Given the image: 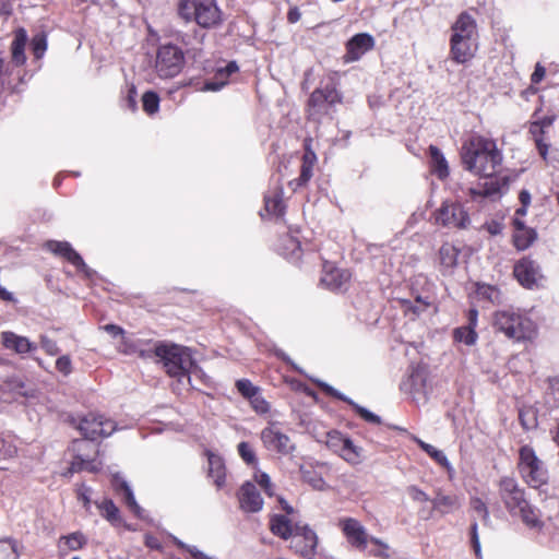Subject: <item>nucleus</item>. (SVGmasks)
I'll return each mask as SVG.
<instances>
[{
    "label": "nucleus",
    "instance_id": "5",
    "mask_svg": "<svg viewBox=\"0 0 559 559\" xmlns=\"http://www.w3.org/2000/svg\"><path fill=\"white\" fill-rule=\"evenodd\" d=\"M153 357H157L163 362L170 377L177 378L179 381L187 378L190 381L189 373L194 361L189 348L159 342L154 344Z\"/></svg>",
    "mask_w": 559,
    "mask_h": 559
},
{
    "label": "nucleus",
    "instance_id": "25",
    "mask_svg": "<svg viewBox=\"0 0 559 559\" xmlns=\"http://www.w3.org/2000/svg\"><path fill=\"white\" fill-rule=\"evenodd\" d=\"M514 234H513V245L520 250H526L530 248L534 241L537 239V233L534 228L525 226L524 222L519 217L513 219Z\"/></svg>",
    "mask_w": 559,
    "mask_h": 559
},
{
    "label": "nucleus",
    "instance_id": "28",
    "mask_svg": "<svg viewBox=\"0 0 559 559\" xmlns=\"http://www.w3.org/2000/svg\"><path fill=\"white\" fill-rule=\"evenodd\" d=\"M348 280L349 274L346 271L331 266L330 270H324L321 283L331 290H337L341 289Z\"/></svg>",
    "mask_w": 559,
    "mask_h": 559
},
{
    "label": "nucleus",
    "instance_id": "44",
    "mask_svg": "<svg viewBox=\"0 0 559 559\" xmlns=\"http://www.w3.org/2000/svg\"><path fill=\"white\" fill-rule=\"evenodd\" d=\"M283 190L278 189L276 192H274L273 195H265L264 202H265V210L273 215H282L284 210L283 204Z\"/></svg>",
    "mask_w": 559,
    "mask_h": 559
},
{
    "label": "nucleus",
    "instance_id": "1",
    "mask_svg": "<svg viewBox=\"0 0 559 559\" xmlns=\"http://www.w3.org/2000/svg\"><path fill=\"white\" fill-rule=\"evenodd\" d=\"M498 492L511 516H519L531 530L540 531L544 527L539 509L530 502L525 489L514 477H501L498 483Z\"/></svg>",
    "mask_w": 559,
    "mask_h": 559
},
{
    "label": "nucleus",
    "instance_id": "23",
    "mask_svg": "<svg viewBox=\"0 0 559 559\" xmlns=\"http://www.w3.org/2000/svg\"><path fill=\"white\" fill-rule=\"evenodd\" d=\"M112 487L119 495H121L123 502L136 518L145 519L144 509L136 502L130 485L121 475L116 474L112 477Z\"/></svg>",
    "mask_w": 559,
    "mask_h": 559
},
{
    "label": "nucleus",
    "instance_id": "52",
    "mask_svg": "<svg viewBox=\"0 0 559 559\" xmlns=\"http://www.w3.org/2000/svg\"><path fill=\"white\" fill-rule=\"evenodd\" d=\"M236 386L239 393L248 400L254 396V394L259 391V389L254 386L248 379L238 380L236 382Z\"/></svg>",
    "mask_w": 559,
    "mask_h": 559
},
{
    "label": "nucleus",
    "instance_id": "56",
    "mask_svg": "<svg viewBox=\"0 0 559 559\" xmlns=\"http://www.w3.org/2000/svg\"><path fill=\"white\" fill-rule=\"evenodd\" d=\"M251 406L259 414H265L270 411V404L260 395V393H255L250 400Z\"/></svg>",
    "mask_w": 559,
    "mask_h": 559
},
{
    "label": "nucleus",
    "instance_id": "17",
    "mask_svg": "<svg viewBox=\"0 0 559 559\" xmlns=\"http://www.w3.org/2000/svg\"><path fill=\"white\" fill-rule=\"evenodd\" d=\"M328 436V445L335 448L345 461L352 464L360 462L361 449L356 447L349 438H345L338 432L329 433Z\"/></svg>",
    "mask_w": 559,
    "mask_h": 559
},
{
    "label": "nucleus",
    "instance_id": "59",
    "mask_svg": "<svg viewBox=\"0 0 559 559\" xmlns=\"http://www.w3.org/2000/svg\"><path fill=\"white\" fill-rule=\"evenodd\" d=\"M471 543H472V547L474 549V552L475 555L480 558L481 557V548H480V542H479V536H478V525H477V522H473L471 524Z\"/></svg>",
    "mask_w": 559,
    "mask_h": 559
},
{
    "label": "nucleus",
    "instance_id": "10",
    "mask_svg": "<svg viewBox=\"0 0 559 559\" xmlns=\"http://www.w3.org/2000/svg\"><path fill=\"white\" fill-rule=\"evenodd\" d=\"M84 440H96L99 437L106 438L111 436L117 430V424L103 415L88 414L84 416L78 426Z\"/></svg>",
    "mask_w": 559,
    "mask_h": 559
},
{
    "label": "nucleus",
    "instance_id": "58",
    "mask_svg": "<svg viewBox=\"0 0 559 559\" xmlns=\"http://www.w3.org/2000/svg\"><path fill=\"white\" fill-rule=\"evenodd\" d=\"M226 84H227V81L224 78H218L217 73H216L215 78L213 80H209V81H206L204 83L202 91H205V92H218Z\"/></svg>",
    "mask_w": 559,
    "mask_h": 559
},
{
    "label": "nucleus",
    "instance_id": "34",
    "mask_svg": "<svg viewBox=\"0 0 559 559\" xmlns=\"http://www.w3.org/2000/svg\"><path fill=\"white\" fill-rule=\"evenodd\" d=\"M98 508L102 511V515L114 526L124 525L127 530H133L130 525L123 523L120 511L117 506L110 499H105Z\"/></svg>",
    "mask_w": 559,
    "mask_h": 559
},
{
    "label": "nucleus",
    "instance_id": "61",
    "mask_svg": "<svg viewBox=\"0 0 559 559\" xmlns=\"http://www.w3.org/2000/svg\"><path fill=\"white\" fill-rule=\"evenodd\" d=\"M488 178H489V180L481 183V186H483V192L485 193V195L487 198H490V197L497 195L500 192V183L496 179H492V177H488Z\"/></svg>",
    "mask_w": 559,
    "mask_h": 559
},
{
    "label": "nucleus",
    "instance_id": "29",
    "mask_svg": "<svg viewBox=\"0 0 559 559\" xmlns=\"http://www.w3.org/2000/svg\"><path fill=\"white\" fill-rule=\"evenodd\" d=\"M431 171L441 180L449 176V166L443 153L435 145L429 146Z\"/></svg>",
    "mask_w": 559,
    "mask_h": 559
},
{
    "label": "nucleus",
    "instance_id": "51",
    "mask_svg": "<svg viewBox=\"0 0 559 559\" xmlns=\"http://www.w3.org/2000/svg\"><path fill=\"white\" fill-rule=\"evenodd\" d=\"M39 344L40 347L45 350V353L49 356H56L60 353V348L57 342L47 336L46 334L39 335Z\"/></svg>",
    "mask_w": 559,
    "mask_h": 559
},
{
    "label": "nucleus",
    "instance_id": "37",
    "mask_svg": "<svg viewBox=\"0 0 559 559\" xmlns=\"http://www.w3.org/2000/svg\"><path fill=\"white\" fill-rule=\"evenodd\" d=\"M530 133L532 134V136L535 141V144H536L539 155L543 157L544 160L548 162L547 154H548L549 144L544 141V135L546 133V130L543 128V126H540V123H538L537 121H534L530 126Z\"/></svg>",
    "mask_w": 559,
    "mask_h": 559
},
{
    "label": "nucleus",
    "instance_id": "18",
    "mask_svg": "<svg viewBox=\"0 0 559 559\" xmlns=\"http://www.w3.org/2000/svg\"><path fill=\"white\" fill-rule=\"evenodd\" d=\"M45 247L56 255L63 257L71 264H73L79 271L90 275V269L82 259V257L72 248L68 241H56L49 240L45 243Z\"/></svg>",
    "mask_w": 559,
    "mask_h": 559
},
{
    "label": "nucleus",
    "instance_id": "55",
    "mask_svg": "<svg viewBox=\"0 0 559 559\" xmlns=\"http://www.w3.org/2000/svg\"><path fill=\"white\" fill-rule=\"evenodd\" d=\"M56 369L62 373L64 377H68L72 370V361L69 355H62L56 360Z\"/></svg>",
    "mask_w": 559,
    "mask_h": 559
},
{
    "label": "nucleus",
    "instance_id": "4",
    "mask_svg": "<svg viewBox=\"0 0 559 559\" xmlns=\"http://www.w3.org/2000/svg\"><path fill=\"white\" fill-rule=\"evenodd\" d=\"M492 325L496 332L514 342L532 341L537 333L536 324L527 316L513 309L496 311Z\"/></svg>",
    "mask_w": 559,
    "mask_h": 559
},
{
    "label": "nucleus",
    "instance_id": "13",
    "mask_svg": "<svg viewBox=\"0 0 559 559\" xmlns=\"http://www.w3.org/2000/svg\"><path fill=\"white\" fill-rule=\"evenodd\" d=\"M513 273L519 283L525 288H533L543 280L539 264L528 257L522 258L514 264Z\"/></svg>",
    "mask_w": 559,
    "mask_h": 559
},
{
    "label": "nucleus",
    "instance_id": "16",
    "mask_svg": "<svg viewBox=\"0 0 559 559\" xmlns=\"http://www.w3.org/2000/svg\"><path fill=\"white\" fill-rule=\"evenodd\" d=\"M374 47V38L368 33L354 35L346 44L345 62L359 60L366 52Z\"/></svg>",
    "mask_w": 559,
    "mask_h": 559
},
{
    "label": "nucleus",
    "instance_id": "64",
    "mask_svg": "<svg viewBox=\"0 0 559 559\" xmlns=\"http://www.w3.org/2000/svg\"><path fill=\"white\" fill-rule=\"evenodd\" d=\"M136 97H138L136 87L134 85H131L128 88V93L124 98V102H126V106L132 111L136 110V108H138Z\"/></svg>",
    "mask_w": 559,
    "mask_h": 559
},
{
    "label": "nucleus",
    "instance_id": "11",
    "mask_svg": "<svg viewBox=\"0 0 559 559\" xmlns=\"http://www.w3.org/2000/svg\"><path fill=\"white\" fill-rule=\"evenodd\" d=\"M261 440L267 451L281 455H289L296 450V445L289 436L284 433L278 424L274 421L261 431Z\"/></svg>",
    "mask_w": 559,
    "mask_h": 559
},
{
    "label": "nucleus",
    "instance_id": "3",
    "mask_svg": "<svg viewBox=\"0 0 559 559\" xmlns=\"http://www.w3.org/2000/svg\"><path fill=\"white\" fill-rule=\"evenodd\" d=\"M451 32L450 56L456 63H466L478 50L477 23L471 14L462 12L452 24Z\"/></svg>",
    "mask_w": 559,
    "mask_h": 559
},
{
    "label": "nucleus",
    "instance_id": "20",
    "mask_svg": "<svg viewBox=\"0 0 559 559\" xmlns=\"http://www.w3.org/2000/svg\"><path fill=\"white\" fill-rule=\"evenodd\" d=\"M118 350L124 355H138L142 359H151L153 358L154 345L151 341L124 335L121 337Z\"/></svg>",
    "mask_w": 559,
    "mask_h": 559
},
{
    "label": "nucleus",
    "instance_id": "26",
    "mask_svg": "<svg viewBox=\"0 0 559 559\" xmlns=\"http://www.w3.org/2000/svg\"><path fill=\"white\" fill-rule=\"evenodd\" d=\"M206 456L209 464V477L213 478V481L217 489H221L226 481V467L224 460L222 459V456L213 453L210 450H206Z\"/></svg>",
    "mask_w": 559,
    "mask_h": 559
},
{
    "label": "nucleus",
    "instance_id": "24",
    "mask_svg": "<svg viewBox=\"0 0 559 559\" xmlns=\"http://www.w3.org/2000/svg\"><path fill=\"white\" fill-rule=\"evenodd\" d=\"M1 343L7 349L13 350L19 355L28 354L37 349L36 344L32 343L26 336L17 335L11 331L1 333Z\"/></svg>",
    "mask_w": 559,
    "mask_h": 559
},
{
    "label": "nucleus",
    "instance_id": "48",
    "mask_svg": "<svg viewBox=\"0 0 559 559\" xmlns=\"http://www.w3.org/2000/svg\"><path fill=\"white\" fill-rule=\"evenodd\" d=\"M200 0H178V13L187 21L193 19Z\"/></svg>",
    "mask_w": 559,
    "mask_h": 559
},
{
    "label": "nucleus",
    "instance_id": "2",
    "mask_svg": "<svg viewBox=\"0 0 559 559\" xmlns=\"http://www.w3.org/2000/svg\"><path fill=\"white\" fill-rule=\"evenodd\" d=\"M462 162L465 169L475 175L493 177L501 165L502 155L492 140L476 135L463 145Z\"/></svg>",
    "mask_w": 559,
    "mask_h": 559
},
{
    "label": "nucleus",
    "instance_id": "45",
    "mask_svg": "<svg viewBox=\"0 0 559 559\" xmlns=\"http://www.w3.org/2000/svg\"><path fill=\"white\" fill-rule=\"evenodd\" d=\"M453 338L456 342L463 343L467 346H472L476 343L478 335L475 330L465 325L456 328L453 331Z\"/></svg>",
    "mask_w": 559,
    "mask_h": 559
},
{
    "label": "nucleus",
    "instance_id": "7",
    "mask_svg": "<svg viewBox=\"0 0 559 559\" xmlns=\"http://www.w3.org/2000/svg\"><path fill=\"white\" fill-rule=\"evenodd\" d=\"M343 96L336 90L334 83H328L323 87L316 88L308 99V115L313 120H320L329 116L336 104L342 103Z\"/></svg>",
    "mask_w": 559,
    "mask_h": 559
},
{
    "label": "nucleus",
    "instance_id": "8",
    "mask_svg": "<svg viewBox=\"0 0 559 559\" xmlns=\"http://www.w3.org/2000/svg\"><path fill=\"white\" fill-rule=\"evenodd\" d=\"M185 66V53L174 44H164L157 48L155 71L160 79H171L178 75Z\"/></svg>",
    "mask_w": 559,
    "mask_h": 559
},
{
    "label": "nucleus",
    "instance_id": "33",
    "mask_svg": "<svg viewBox=\"0 0 559 559\" xmlns=\"http://www.w3.org/2000/svg\"><path fill=\"white\" fill-rule=\"evenodd\" d=\"M27 43V33L24 28H19L15 32L14 39L12 41V60L16 64H23L26 60L24 49Z\"/></svg>",
    "mask_w": 559,
    "mask_h": 559
},
{
    "label": "nucleus",
    "instance_id": "63",
    "mask_svg": "<svg viewBox=\"0 0 559 559\" xmlns=\"http://www.w3.org/2000/svg\"><path fill=\"white\" fill-rule=\"evenodd\" d=\"M556 384H559V381L555 379L549 380V389L551 390V393L546 392V403L549 407H556L559 404V391H555Z\"/></svg>",
    "mask_w": 559,
    "mask_h": 559
},
{
    "label": "nucleus",
    "instance_id": "22",
    "mask_svg": "<svg viewBox=\"0 0 559 559\" xmlns=\"http://www.w3.org/2000/svg\"><path fill=\"white\" fill-rule=\"evenodd\" d=\"M319 386L322 389V391L332 396V397H335L340 401H343L345 403H347L348 405H350L353 407V409L362 418L365 419L366 421L368 423H371V424H376V425H379L381 424V418L373 414L372 412H370L369 409H367L366 407H362L360 405H358L357 403H355L352 399H349L348 396L344 395L342 392H340L338 390L334 389L332 385L325 383V382H322V381H319L318 382Z\"/></svg>",
    "mask_w": 559,
    "mask_h": 559
},
{
    "label": "nucleus",
    "instance_id": "35",
    "mask_svg": "<svg viewBox=\"0 0 559 559\" xmlns=\"http://www.w3.org/2000/svg\"><path fill=\"white\" fill-rule=\"evenodd\" d=\"M314 160L316 155L313 153L304 155L299 177L289 182V185L293 186L294 190L297 189L298 187L306 185L310 180V178L312 177V167Z\"/></svg>",
    "mask_w": 559,
    "mask_h": 559
},
{
    "label": "nucleus",
    "instance_id": "36",
    "mask_svg": "<svg viewBox=\"0 0 559 559\" xmlns=\"http://www.w3.org/2000/svg\"><path fill=\"white\" fill-rule=\"evenodd\" d=\"M433 304V297L430 295H416L415 300H404L405 312H412L414 316H419Z\"/></svg>",
    "mask_w": 559,
    "mask_h": 559
},
{
    "label": "nucleus",
    "instance_id": "60",
    "mask_svg": "<svg viewBox=\"0 0 559 559\" xmlns=\"http://www.w3.org/2000/svg\"><path fill=\"white\" fill-rule=\"evenodd\" d=\"M406 491L407 495L416 502H431L429 496L415 485L407 487Z\"/></svg>",
    "mask_w": 559,
    "mask_h": 559
},
{
    "label": "nucleus",
    "instance_id": "46",
    "mask_svg": "<svg viewBox=\"0 0 559 559\" xmlns=\"http://www.w3.org/2000/svg\"><path fill=\"white\" fill-rule=\"evenodd\" d=\"M19 557V544L15 539H0V559H17Z\"/></svg>",
    "mask_w": 559,
    "mask_h": 559
},
{
    "label": "nucleus",
    "instance_id": "19",
    "mask_svg": "<svg viewBox=\"0 0 559 559\" xmlns=\"http://www.w3.org/2000/svg\"><path fill=\"white\" fill-rule=\"evenodd\" d=\"M194 21L204 28L217 25L221 21V10L215 0H200L198 2Z\"/></svg>",
    "mask_w": 559,
    "mask_h": 559
},
{
    "label": "nucleus",
    "instance_id": "62",
    "mask_svg": "<svg viewBox=\"0 0 559 559\" xmlns=\"http://www.w3.org/2000/svg\"><path fill=\"white\" fill-rule=\"evenodd\" d=\"M255 481L260 485V487L265 491L266 495L272 496V483L271 478L266 473L259 472L254 475Z\"/></svg>",
    "mask_w": 559,
    "mask_h": 559
},
{
    "label": "nucleus",
    "instance_id": "41",
    "mask_svg": "<svg viewBox=\"0 0 559 559\" xmlns=\"http://www.w3.org/2000/svg\"><path fill=\"white\" fill-rule=\"evenodd\" d=\"M282 253L294 260L299 259L301 253L300 241L294 236L286 235L282 240Z\"/></svg>",
    "mask_w": 559,
    "mask_h": 559
},
{
    "label": "nucleus",
    "instance_id": "40",
    "mask_svg": "<svg viewBox=\"0 0 559 559\" xmlns=\"http://www.w3.org/2000/svg\"><path fill=\"white\" fill-rule=\"evenodd\" d=\"M416 441H417L418 445L420 447V449L423 451H425L439 465L447 468L448 471H450L452 468V466L443 451L438 450L433 445H431L420 439H417Z\"/></svg>",
    "mask_w": 559,
    "mask_h": 559
},
{
    "label": "nucleus",
    "instance_id": "27",
    "mask_svg": "<svg viewBox=\"0 0 559 559\" xmlns=\"http://www.w3.org/2000/svg\"><path fill=\"white\" fill-rule=\"evenodd\" d=\"M432 510L440 514H448L461 507V501L455 495H444L438 491L436 497L431 499Z\"/></svg>",
    "mask_w": 559,
    "mask_h": 559
},
{
    "label": "nucleus",
    "instance_id": "57",
    "mask_svg": "<svg viewBox=\"0 0 559 559\" xmlns=\"http://www.w3.org/2000/svg\"><path fill=\"white\" fill-rule=\"evenodd\" d=\"M8 385L10 388V390H12L13 392H15L16 394L21 395V396H31V392L26 389V385L24 383L23 380L19 379V378H13L11 379L9 382H8Z\"/></svg>",
    "mask_w": 559,
    "mask_h": 559
},
{
    "label": "nucleus",
    "instance_id": "14",
    "mask_svg": "<svg viewBox=\"0 0 559 559\" xmlns=\"http://www.w3.org/2000/svg\"><path fill=\"white\" fill-rule=\"evenodd\" d=\"M318 545V536L308 525L295 524L292 546L304 558H311Z\"/></svg>",
    "mask_w": 559,
    "mask_h": 559
},
{
    "label": "nucleus",
    "instance_id": "30",
    "mask_svg": "<svg viewBox=\"0 0 559 559\" xmlns=\"http://www.w3.org/2000/svg\"><path fill=\"white\" fill-rule=\"evenodd\" d=\"M88 447H91V444L85 440L73 441L72 451L74 452V456L68 472L64 474L66 476L84 471L85 454L83 452Z\"/></svg>",
    "mask_w": 559,
    "mask_h": 559
},
{
    "label": "nucleus",
    "instance_id": "54",
    "mask_svg": "<svg viewBox=\"0 0 559 559\" xmlns=\"http://www.w3.org/2000/svg\"><path fill=\"white\" fill-rule=\"evenodd\" d=\"M471 506H472V509L481 516V519L485 523L489 522V520H490L489 510H488L486 503L480 498H473L471 500Z\"/></svg>",
    "mask_w": 559,
    "mask_h": 559
},
{
    "label": "nucleus",
    "instance_id": "21",
    "mask_svg": "<svg viewBox=\"0 0 559 559\" xmlns=\"http://www.w3.org/2000/svg\"><path fill=\"white\" fill-rule=\"evenodd\" d=\"M240 509L247 513H255L262 510L263 499L254 484L246 481L238 492Z\"/></svg>",
    "mask_w": 559,
    "mask_h": 559
},
{
    "label": "nucleus",
    "instance_id": "47",
    "mask_svg": "<svg viewBox=\"0 0 559 559\" xmlns=\"http://www.w3.org/2000/svg\"><path fill=\"white\" fill-rule=\"evenodd\" d=\"M159 96L154 91H146L142 95V107L147 115H154L159 109Z\"/></svg>",
    "mask_w": 559,
    "mask_h": 559
},
{
    "label": "nucleus",
    "instance_id": "9",
    "mask_svg": "<svg viewBox=\"0 0 559 559\" xmlns=\"http://www.w3.org/2000/svg\"><path fill=\"white\" fill-rule=\"evenodd\" d=\"M433 217L436 224L445 228L465 229L471 224L467 211L457 202L444 201Z\"/></svg>",
    "mask_w": 559,
    "mask_h": 559
},
{
    "label": "nucleus",
    "instance_id": "15",
    "mask_svg": "<svg viewBox=\"0 0 559 559\" xmlns=\"http://www.w3.org/2000/svg\"><path fill=\"white\" fill-rule=\"evenodd\" d=\"M401 390L413 396L414 400L427 395V369L424 366H412L406 380L401 383Z\"/></svg>",
    "mask_w": 559,
    "mask_h": 559
},
{
    "label": "nucleus",
    "instance_id": "53",
    "mask_svg": "<svg viewBox=\"0 0 559 559\" xmlns=\"http://www.w3.org/2000/svg\"><path fill=\"white\" fill-rule=\"evenodd\" d=\"M369 543H372V544H374L378 547V548L371 549L369 551V554L371 556L378 557V558H382V559H388L390 557V555L388 552V550H389L388 544H385L381 539H379L377 537H373V536L370 537V542Z\"/></svg>",
    "mask_w": 559,
    "mask_h": 559
},
{
    "label": "nucleus",
    "instance_id": "12",
    "mask_svg": "<svg viewBox=\"0 0 559 559\" xmlns=\"http://www.w3.org/2000/svg\"><path fill=\"white\" fill-rule=\"evenodd\" d=\"M338 526L353 548L360 551L367 548L371 536L368 535L366 527L358 520L344 518L340 520Z\"/></svg>",
    "mask_w": 559,
    "mask_h": 559
},
{
    "label": "nucleus",
    "instance_id": "39",
    "mask_svg": "<svg viewBox=\"0 0 559 559\" xmlns=\"http://www.w3.org/2000/svg\"><path fill=\"white\" fill-rule=\"evenodd\" d=\"M476 295L479 299L490 301L491 304H500L502 300L500 289L489 284H477Z\"/></svg>",
    "mask_w": 559,
    "mask_h": 559
},
{
    "label": "nucleus",
    "instance_id": "31",
    "mask_svg": "<svg viewBox=\"0 0 559 559\" xmlns=\"http://www.w3.org/2000/svg\"><path fill=\"white\" fill-rule=\"evenodd\" d=\"M271 531L274 535L288 539L295 533V525L286 515L277 514L271 519Z\"/></svg>",
    "mask_w": 559,
    "mask_h": 559
},
{
    "label": "nucleus",
    "instance_id": "32",
    "mask_svg": "<svg viewBox=\"0 0 559 559\" xmlns=\"http://www.w3.org/2000/svg\"><path fill=\"white\" fill-rule=\"evenodd\" d=\"M459 254L460 250L449 242H445L440 247L439 259L444 272H452L457 264Z\"/></svg>",
    "mask_w": 559,
    "mask_h": 559
},
{
    "label": "nucleus",
    "instance_id": "50",
    "mask_svg": "<svg viewBox=\"0 0 559 559\" xmlns=\"http://www.w3.org/2000/svg\"><path fill=\"white\" fill-rule=\"evenodd\" d=\"M238 453L247 464H257L255 453L248 442L242 441L238 444Z\"/></svg>",
    "mask_w": 559,
    "mask_h": 559
},
{
    "label": "nucleus",
    "instance_id": "49",
    "mask_svg": "<svg viewBox=\"0 0 559 559\" xmlns=\"http://www.w3.org/2000/svg\"><path fill=\"white\" fill-rule=\"evenodd\" d=\"M32 48L36 58L43 57L47 49V38L44 33H38L32 38Z\"/></svg>",
    "mask_w": 559,
    "mask_h": 559
},
{
    "label": "nucleus",
    "instance_id": "42",
    "mask_svg": "<svg viewBox=\"0 0 559 559\" xmlns=\"http://www.w3.org/2000/svg\"><path fill=\"white\" fill-rule=\"evenodd\" d=\"M86 539L82 533L75 532L68 536H62L59 539L58 547L62 550L67 547L70 550H78L85 545Z\"/></svg>",
    "mask_w": 559,
    "mask_h": 559
},
{
    "label": "nucleus",
    "instance_id": "43",
    "mask_svg": "<svg viewBox=\"0 0 559 559\" xmlns=\"http://www.w3.org/2000/svg\"><path fill=\"white\" fill-rule=\"evenodd\" d=\"M519 420L525 430L535 429L538 425L537 412L532 406H524L519 411Z\"/></svg>",
    "mask_w": 559,
    "mask_h": 559
},
{
    "label": "nucleus",
    "instance_id": "38",
    "mask_svg": "<svg viewBox=\"0 0 559 559\" xmlns=\"http://www.w3.org/2000/svg\"><path fill=\"white\" fill-rule=\"evenodd\" d=\"M301 478L305 483L310 485L316 490H324L326 484L320 473H318L312 466H300Z\"/></svg>",
    "mask_w": 559,
    "mask_h": 559
},
{
    "label": "nucleus",
    "instance_id": "6",
    "mask_svg": "<svg viewBox=\"0 0 559 559\" xmlns=\"http://www.w3.org/2000/svg\"><path fill=\"white\" fill-rule=\"evenodd\" d=\"M518 468L523 480L532 488L538 489L548 481V471L544 462L530 445L521 447Z\"/></svg>",
    "mask_w": 559,
    "mask_h": 559
}]
</instances>
